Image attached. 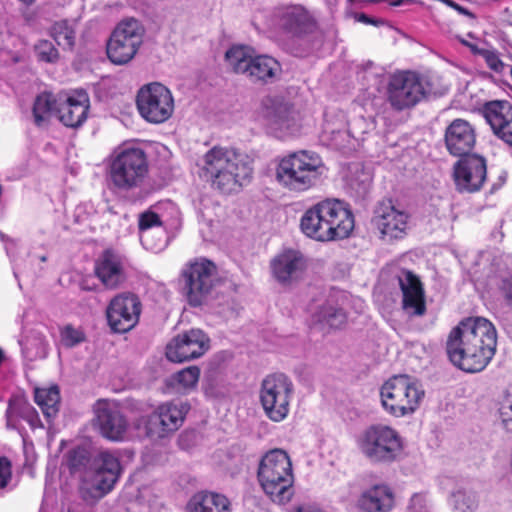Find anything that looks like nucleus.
Wrapping results in <instances>:
<instances>
[{"instance_id": "nucleus-5", "label": "nucleus", "mask_w": 512, "mask_h": 512, "mask_svg": "<svg viewBox=\"0 0 512 512\" xmlns=\"http://www.w3.org/2000/svg\"><path fill=\"white\" fill-rule=\"evenodd\" d=\"M257 478L263 492L273 503L285 505L291 501L295 493L294 476L290 457L284 450L273 449L262 457Z\"/></svg>"}, {"instance_id": "nucleus-4", "label": "nucleus", "mask_w": 512, "mask_h": 512, "mask_svg": "<svg viewBox=\"0 0 512 512\" xmlns=\"http://www.w3.org/2000/svg\"><path fill=\"white\" fill-rule=\"evenodd\" d=\"M272 25L284 37L283 48L288 53L295 57L309 54L311 45L308 37L316 30L317 23L303 5L291 4L275 8Z\"/></svg>"}, {"instance_id": "nucleus-54", "label": "nucleus", "mask_w": 512, "mask_h": 512, "mask_svg": "<svg viewBox=\"0 0 512 512\" xmlns=\"http://www.w3.org/2000/svg\"><path fill=\"white\" fill-rule=\"evenodd\" d=\"M380 212V208L375 211V216L372 218L371 223L378 229L381 237H384V214Z\"/></svg>"}, {"instance_id": "nucleus-29", "label": "nucleus", "mask_w": 512, "mask_h": 512, "mask_svg": "<svg viewBox=\"0 0 512 512\" xmlns=\"http://www.w3.org/2000/svg\"><path fill=\"white\" fill-rule=\"evenodd\" d=\"M306 268V261L299 251L287 250L271 262L274 277L286 283L301 276Z\"/></svg>"}, {"instance_id": "nucleus-40", "label": "nucleus", "mask_w": 512, "mask_h": 512, "mask_svg": "<svg viewBox=\"0 0 512 512\" xmlns=\"http://www.w3.org/2000/svg\"><path fill=\"white\" fill-rule=\"evenodd\" d=\"M384 485L376 484L362 493L358 500V507L364 512H381Z\"/></svg>"}, {"instance_id": "nucleus-33", "label": "nucleus", "mask_w": 512, "mask_h": 512, "mask_svg": "<svg viewBox=\"0 0 512 512\" xmlns=\"http://www.w3.org/2000/svg\"><path fill=\"white\" fill-rule=\"evenodd\" d=\"M487 285L498 302L512 312V268L498 265L488 276Z\"/></svg>"}, {"instance_id": "nucleus-56", "label": "nucleus", "mask_w": 512, "mask_h": 512, "mask_svg": "<svg viewBox=\"0 0 512 512\" xmlns=\"http://www.w3.org/2000/svg\"><path fill=\"white\" fill-rule=\"evenodd\" d=\"M386 512L390 511L394 506V496L389 487L386 486Z\"/></svg>"}, {"instance_id": "nucleus-42", "label": "nucleus", "mask_w": 512, "mask_h": 512, "mask_svg": "<svg viewBox=\"0 0 512 512\" xmlns=\"http://www.w3.org/2000/svg\"><path fill=\"white\" fill-rule=\"evenodd\" d=\"M24 357L30 361L45 358L47 343L42 337H28L20 342Z\"/></svg>"}, {"instance_id": "nucleus-37", "label": "nucleus", "mask_w": 512, "mask_h": 512, "mask_svg": "<svg viewBox=\"0 0 512 512\" xmlns=\"http://www.w3.org/2000/svg\"><path fill=\"white\" fill-rule=\"evenodd\" d=\"M58 102L51 92H42L35 98L33 104V117L37 126H41L48 121L53 114L58 115Z\"/></svg>"}, {"instance_id": "nucleus-32", "label": "nucleus", "mask_w": 512, "mask_h": 512, "mask_svg": "<svg viewBox=\"0 0 512 512\" xmlns=\"http://www.w3.org/2000/svg\"><path fill=\"white\" fill-rule=\"evenodd\" d=\"M373 174L362 164H352L346 177L347 194L357 203L366 201L371 194Z\"/></svg>"}, {"instance_id": "nucleus-26", "label": "nucleus", "mask_w": 512, "mask_h": 512, "mask_svg": "<svg viewBox=\"0 0 512 512\" xmlns=\"http://www.w3.org/2000/svg\"><path fill=\"white\" fill-rule=\"evenodd\" d=\"M139 236L143 247L159 252L167 246L165 227L160 216L153 211H145L139 215Z\"/></svg>"}, {"instance_id": "nucleus-17", "label": "nucleus", "mask_w": 512, "mask_h": 512, "mask_svg": "<svg viewBox=\"0 0 512 512\" xmlns=\"http://www.w3.org/2000/svg\"><path fill=\"white\" fill-rule=\"evenodd\" d=\"M142 303L139 297L131 292H123L113 297L107 308L106 317L111 330L126 333L139 322Z\"/></svg>"}, {"instance_id": "nucleus-24", "label": "nucleus", "mask_w": 512, "mask_h": 512, "mask_svg": "<svg viewBox=\"0 0 512 512\" xmlns=\"http://www.w3.org/2000/svg\"><path fill=\"white\" fill-rule=\"evenodd\" d=\"M444 141L447 151L456 157L472 154L476 143L474 127L466 120L454 119L446 128Z\"/></svg>"}, {"instance_id": "nucleus-48", "label": "nucleus", "mask_w": 512, "mask_h": 512, "mask_svg": "<svg viewBox=\"0 0 512 512\" xmlns=\"http://www.w3.org/2000/svg\"><path fill=\"white\" fill-rule=\"evenodd\" d=\"M407 512H430L426 493H414L411 496Z\"/></svg>"}, {"instance_id": "nucleus-51", "label": "nucleus", "mask_w": 512, "mask_h": 512, "mask_svg": "<svg viewBox=\"0 0 512 512\" xmlns=\"http://www.w3.org/2000/svg\"><path fill=\"white\" fill-rule=\"evenodd\" d=\"M500 418L503 424V427L512 432V403L509 405H503L500 408Z\"/></svg>"}, {"instance_id": "nucleus-43", "label": "nucleus", "mask_w": 512, "mask_h": 512, "mask_svg": "<svg viewBox=\"0 0 512 512\" xmlns=\"http://www.w3.org/2000/svg\"><path fill=\"white\" fill-rule=\"evenodd\" d=\"M404 455V446L401 437L397 432L386 426V461L402 458Z\"/></svg>"}, {"instance_id": "nucleus-36", "label": "nucleus", "mask_w": 512, "mask_h": 512, "mask_svg": "<svg viewBox=\"0 0 512 512\" xmlns=\"http://www.w3.org/2000/svg\"><path fill=\"white\" fill-rule=\"evenodd\" d=\"M409 219V213L391 205L390 210L386 211V237H389L390 240L405 238Z\"/></svg>"}, {"instance_id": "nucleus-50", "label": "nucleus", "mask_w": 512, "mask_h": 512, "mask_svg": "<svg viewBox=\"0 0 512 512\" xmlns=\"http://www.w3.org/2000/svg\"><path fill=\"white\" fill-rule=\"evenodd\" d=\"M324 133L331 136V140L335 142V145H340L339 140H345L349 135L345 129H334L331 127L329 122H326L324 126Z\"/></svg>"}, {"instance_id": "nucleus-34", "label": "nucleus", "mask_w": 512, "mask_h": 512, "mask_svg": "<svg viewBox=\"0 0 512 512\" xmlns=\"http://www.w3.org/2000/svg\"><path fill=\"white\" fill-rule=\"evenodd\" d=\"M361 451L372 462H379L384 458V427L373 425L369 427L359 440Z\"/></svg>"}, {"instance_id": "nucleus-30", "label": "nucleus", "mask_w": 512, "mask_h": 512, "mask_svg": "<svg viewBox=\"0 0 512 512\" xmlns=\"http://www.w3.org/2000/svg\"><path fill=\"white\" fill-rule=\"evenodd\" d=\"M263 116L275 131H291L295 125L292 107L278 98L263 101Z\"/></svg>"}, {"instance_id": "nucleus-18", "label": "nucleus", "mask_w": 512, "mask_h": 512, "mask_svg": "<svg viewBox=\"0 0 512 512\" xmlns=\"http://www.w3.org/2000/svg\"><path fill=\"white\" fill-rule=\"evenodd\" d=\"M486 180L487 161L482 155H466L453 165V181L456 190L461 194L480 191Z\"/></svg>"}, {"instance_id": "nucleus-11", "label": "nucleus", "mask_w": 512, "mask_h": 512, "mask_svg": "<svg viewBox=\"0 0 512 512\" xmlns=\"http://www.w3.org/2000/svg\"><path fill=\"white\" fill-rule=\"evenodd\" d=\"M225 58L235 73L244 74L253 82H273L282 70L275 58L269 55L252 56L246 46H232Z\"/></svg>"}, {"instance_id": "nucleus-22", "label": "nucleus", "mask_w": 512, "mask_h": 512, "mask_svg": "<svg viewBox=\"0 0 512 512\" xmlns=\"http://www.w3.org/2000/svg\"><path fill=\"white\" fill-rule=\"evenodd\" d=\"M481 113L494 136L512 147V102L491 100L483 104Z\"/></svg>"}, {"instance_id": "nucleus-46", "label": "nucleus", "mask_w": 512, "mask_h": 512, "mask_svg": "<svg viewBox=\"0 0 512 512\" xmlns=\"http://www.w3.org/2000/svg\"><path fill=\"white\" fill-rule=\"evenodd\" d=\"M61 341L66 347H74L85 340L84 332L72 325L64 326L60 331Z\"/></svg>"}, {"instance_id": "nucleus-59", "label": "nucleus", "mask_w": 512, "mask_h": 512, "mask_svg": "<svg viewBox=\"0 0 512 512\" xmlns=\"http://www.w3.org/2000/svg\"><path fill=\"white\" fill-rule=\"evenodd\" d=\"M384 396H385V393H384V384H383L379 387V397H380V402L383 407H384Z\"/></svg>"}, {"instance_id": "nucleus-62", "label": "nucleus", "mask_w": 512, "mask_h": 512, "mask_svg": "<svg viewBox=\"0 0 512 512\" xmlns=\"http://www.w3.org/2000/svg\"><path fill=\"white\" fill-rule=\"evenodd\" d=\"M379 296H380V295L378 294V287H376V288H375V291H374V297H375L376 299H378V297H379Z\"/></svg>"}, {"instance_id": "nucleus-44", "label": "nucleus", "mask_w": 512, "mask_h": 512, "mask_svg": "<svg viewBox=\"0 0 512 512\" xmlns=\"http://www.w3.org/2000/svg\"><path fill=\"white\" fill-rule=\"evenodd\" d=\"M35 55L40 62L56 63L59 60V51L50 40H39L34 46Z\"/></svg>"}, {"instance_id": "nucleus-39", "label": "nucleus", "mask_w": 512, "mask_h": 512, "mask_svg": "<svg viewBox=\"0 0 512 512\" xmlns=\"http://www.w3.org/2000/svg\"><path fill=\"white\" fill-rule=\"evenodd\" d=\"M475 56L481 57L487 67L499 75L505 74L509 67V65L501 59L499 51L486 40H484Z\"/></svg>"}, {"instance_id": "nucleus-7", "label": "nucleus", "mask_w": 512, "mask_h": 512, "mask_svg": "<svg viewBox=\"0 0 512 512\" xmlns=\"http://www.w3.org/2000/svg\"><path fill=\"white\" fill-rule=\"evenodd\" d=\"M149 171L148 160L143 149L122 147L114 151L109 164V180L121 192L139 189L138 198H144L149 191L144 188Z\"/></svg>"}, {"instance_id": "nucleus-1", "label": "nucleus", "mask_w": 512, "mask_h": 512, "mask_svg": "<svg viewBox=\"0 0 512 512\" xmlns=\"http://www.w3.org/2000/svg\"><path fill=\"white\" fill-rule=\"evenodd\" d=\"M496 347V328L483 317L462 320L451 330L446 342L449 360L466 373L483 371L493 359Z\"/></svg>"}, {"instance_id": "nucleus-31", "label": "nucleus", "mask_w": 512, "mask_h": 512, "mask_svg": "<svg viewBox=\"0 0 512 512\" xmlns=\"http://www.w3.org/2000/svg\"><path fill=\"white\" fill-rule=\"evenodd\" d=\"M185 512H232L230 499L218 492L202 490L193 494L184 508Z\"/></svg>"}, {"instance_id": "nucleus-63", "label": "nucleus", "mask_w": 512, "mask_h": 512, "mask_svg": "<svg viewBox=\"0 0 512 512\" xmlns=\"http://www.w3.org/2000/svg\"><path fill=\"white\" fill-rule=\"evenodd\" d=\"M39 259L42 261V262H45L47 260V257L46 256H41L39 257Z\"/></svg>"}, {"instance_id": "nucleus-35", "label": "nucleus", "mask_w": 512, "mask_h": 512, "mask_svg": "<svg viewBox=\"0 0 512 512\" xmlns=\"http://www.w3.org/2000/svg\"><path fill=\"white\" fill-rule=\"evenodd\" d=\"M60 399V390L57 385L36 388L34 391V400L49 425L53 423L59 413Z\"/></svg>"}, {"instance_id": "nucleus-60", "label": "nucleus", "mask_w": 512, "mask_h": 512, "mask_svg": "<svg viewBox=\"0 0 512 512\" xmlns=\"http://www.w3.org/2000/svg\"><path fill=\"white\" fill-rule=\"evenodd\" d=\"M13 273H14V276L17 278L18 274H19L18 268L14 267L13 268Z\"/></svg>"}, {"instance_id": "nucleus-15", "label": "nucleus", "mask_w": 512, "mask_h": 512, "mask_svg": "<svg viewBox=\"0 0 512 512\" xmlns=\"http://www.w3.org/2000/svg\"><path fill=\"white\" fill-rule=\"evenodd\" d=\"M189 410L190 405L183 401H167L160 404L147 417V436L164 438L174 433L182 426Z\"/></svg>"}, {"instance_id": "nucleus-2", "label": "nucleus", "mask_w": 512, "mask_h": 512, "mask_svg": "<svg viewBox=\"0 0 512 512\" xmlns=\"http://www.w3.org/2000/svg\"><path fill=\"white\" fill-rule=\"evenodd\" d=\"M198 166L199 176L222 193L237 190L253 174L252 161L246 154L220 146L208 150Z\"/></svg>"}, {"instance_id": "nucleus-3", "label": "nucleus", "mask_w": 512, "mask_h": 512, "mask_svg": "<svg viewBox=\"0 0 512 512\" xmlns=\"http://www.w3.org/2000/svg\"><path fill=\"white\" fill-rule=\"evenodd\" d=\"M300 228L307 237L316 241L340 240L353 231L354 216L345 202L326 199L305 211Z\"/></svg>"}, {"instance_id": "nucleus-55", "label": "nucleus", "mask_w": 512, "mask_h": 512, "mask_svg": "<svg viewBox=\"0 0 512 512\" xmlns=\"http://www.w3.org/2000/svg\"><path fill=\"white\" fill-rule=\"evenodd\" d=\"M0 239L5 242V249L7 255L12 258L14 256V249L16 247V243L9 239L3 232H0Z\"/></svg>"}, {"instance_id": "nucleus-16", "label": "nucleus", "mask_w": 512, "mask_h": 512, "mask_svg": "<svg viewBox=\"0 0 512 512\" xmlns=\"http://www.w3.org/2000/svg\"><path fill=\"white\" fill-rule=\"evenodd\" d=\"M423 396L424 391L419 389L407 375H395L386 380V398L397 400L390 405L386 403V410L395 417L412 414L418 408Z\"/></svg>"}, {"instance_id": "nucleus-45", "label": "nucleus", "mask_w": 512, "mask_h": 512, "mask_svg": "<svg viewBox=\"0 0 512 512\" xmlns=\"http://www.w3.org/2000/svg\"><path fill=\"white\" fill-rule=\"evenodd\" d=\"M200 376V370L197 366H191L177 372L173 379L183 388H193L196 386Z\"/></svg>"}, {"instance_id": "nucleus-25", "label": "nucleus", "mask_w": 512, "mask_h": 512, "mask_svg": "<svg viewBox=\"0 0 512 512\" xmlns=\"http://www.w3.org/2000/svg\"><path fill=\"white\" fill-rule=\"evenodd\" d=\"M402 291L403 310L410 317L422 316L426 312L425 293L419 277L410 270L403 269L398 276Z\"/></svg>"}, {"instance_id": "nucleus-19", "label": "nucleus", "mask_w": 512, "mask_h": 512, "mask_svg": "<svg viewBox=\"0 0 512 512\" xmlns=\"http://www.w3.org/2000/svg\"><path fill=\"white\" fill-rule=\"evenodd\" d=\"M353 303L358 311H362L364 302L345 291L332 292L326 302L314 314L315 321L332 329H338L347 322V306Z\"/></svg>"}, {"instance_id": "nucleus-28", "label": "nucleus", "mask_w": 512, "mask_h": 512, "mask_svg": "<svg viewBox=\"0 0 512 512\" xmlns=\"http://www.w3.org/2000/svg\"><path fill=\"white\" fill-rule=\"evenodd\" d=\"M5 417L10 429H18L19 420L27 422L32 430L44 427L37 410L22 396L15 395L9 399Z\"/></svg>"}, {"instance_id": "nucleus-41", "label": "nucleus", "mask_w": 512, "mask_h": 512, "mask_svg": "<svg viewBox=\"0 0 512 512\" xmlns=\"http://www.w3.org/2000/svg\"><path fill=\"white\" fill-rule=\"evenodd\" d=\"M450 505L453 512H475L478 507V500L475 493L458 490L452 493Z\"/></svg>"}, {"instance_id": "nucleus-21", "label": "nucleus", "mask_w": 512, "mask_h": 512, "mask_svg": "<svg viewBox=\"0 0 512 512\" xmlns=\"http://www.w3.org/2000/svg\"><path fill=\"white\" fill-rule=\"evenodd\" d=\"M95 426L104 438L120 442L126 437L129 422L117 404L99 401L95 409Z\"/></svg>"}, {"instance_id": "nucleus-27", "label": "nucleus", "mask_w": 512, "mask_h": 512, "mask_svg": "<svg viewBox=\"0 0 512 512\" xmlns=\"http://www.w3.org/2000/svg\"><path fill=\"white\" fill-rule=\"evenodd\" d=\"M88 112V94L85 91H79L59 105L57 116L66 127L78 128L87 120Z\"/></svg>"}, {"instance_id": "nucleus-57", "label": "nucleus", "mask_w": 512, "mask_h": 512, "mask_svg": "<svg viewBox=\"0 0 512 512\" xmlns=\"http://www.w3.org/2000/svg\"><path fill=\"white\" fill-rule=\"evenodd\" d=\"M290 512H324L323 510L311 506H298L293 508Z\"/></svg>"}, {"instance_id": "nucleus-8", "label": "nucleus", "mask_w": 512, "mask_h": 512, "mask_svg": "<svg viewBox=\"0 0 512 512\" xmlns=\"http://www.w3.org/2000/svg\"><path fill=\"white\" fill-rule=\"evenodd\" d=\"M322 160L316 153L298 151L281 158L276 167L275 178L291 192H305L319 182Z\"/></svg>"}, {"instance_id": "nucleus-10", "label": "nucleus", "mask_w": 512, "mask_h": 512, "mask_svg": "<svg viewBox=\"0 0 512 512\" xmlns=\"http://www.w3.org/2000/svg\"><path fill=\"white\" fill-rule=\"evenodd\" d=\"M386 92L391 106L402 111L428 98L431 86L429 81L418 72L398 70L391 74Z\"/></svg>"}, {"instance_id": "nucleus-6", "label": "nucleus", "mask_w": 512, "mask_h": 512, "mask_svg": "<svg viewBox=\"0 0 512 512\" xmlns=\"http://www.w3.org/2000/svg\"><path fill=\"white\" fill-rule=\"evenodd\" d=\"M68 466L72 473H89L87 477L98 497L109 493L121 474L119 459L110 452H101L93 461L90 451L78 446L68 453Z\"/></svg>"}, {"instance_id": "nucleus-20", "label": "nucleus", "mask_w": 512, "mask_h": 512, "mask_svg": "<svg viewBox=\"0 0 512 512\" xmlns=\"http://www.w3.org/2000/svg\"><path fill=\"white\" fill-rule=\"evenodd\" d=\"M209 348L204 332L191 329L174 337L166 346V357L171 362H185L202 356Z\"/></svg>"}, {"instance_id": "nucleus-58", "label": "nucleus", "mask_w": 512, "mask_h": 512, "mask_svg": "<svg viewBox=\"0 0 512 512\" xmlns=\"http://www.w3.org/2000/svg\"><path fill=\"white\" fill-rule=\"evenodd\" d=\"M409 0H386V5L397 7L407 3Z\"/></svg>"}, {"instance_id": "nucleus-64", "label": "nucleus", "mask_w": 512, "mask_h": 512, "mask_svg": "<svg viewBox=\"0 0 512 512\" xmlns=\"http://www.w3.org/2000/svg\"><path fill=\"white\" fill-rule=\"evenodd\" d=\"M507 58L512 61V54H508Z\"/></svg>"}, {"instance_id": "nucleus-23", "label": "nucleus", "mask_w": 512, "mask_h": 512, "mask_svg": "<svg viewBox=\"0 0 512 512\" xmlns=\"http://www.w3.org/2000/svg\"><path fill=\"white\" fill-rule=\"evenodd\" d=\"M96 277L108 289H116L125 283V257L112 248H107L95 260Z\"/></svg>"}, {"instance_id": "nucleus-47", "label": "nucleus", "mask_w": 512, "mask_h": 512, "mask_svg": "<svg viewBox=\"0 0 512 512\" xmlns=\"http://www.w3.org/2000/svg\"><path fill=\"white\" fill-rule=\"evenodd\" d=\"M12 480V464L6 456L0 457V497L8 491V486Z\"/></svg>"}, {"instance_id": "nucleus-12", "label": "nucleus", "mask_w": 512, "mask_h": 512, "mask_svg": "<svg viewBox=\"0 0 512 512\" xmlns=\"http://www.w3.org/2000/svg\"><path fill=\"white\" fill-rule=\"evenodd\" d=\"M293 383L282 373L266 376L261 383L260 403L265 415L273 422L283 421L289 414Z\"/></svg>"}, {"instance_id": "nucleus-13", "label": "nucleus", "mask_w": 512, "mask_h": 512, "mask_svg": "<svg viewBox=\"0 0 512 512\" xmlns=\"http://www.w3.org/2000/svg\"><path fill=\"white\" fill-rule=\"evenodd\" d=\"M144 28L136 19L121 21L113 30L106 46L109 60L116 65L130 62L143 43Z\"/></svg>"}, {"instance_id": "nucleus-9", "label": "nucleus", "mask_w": 512, "mask_h": 512, "mask_svg": "<svg viewBox=\"0 0 512 512\" xmlns=\"http://www.w3.org/2000/svg\"><path fill=\"white\" fill-rule=\"evenodd\" d=\"M216 264L205 257H197L186 262L178 277V290L187 304L200 307L211 296L217 281Z\"/></svg>"}, {"instance_id": "nucleus-61", "label": "nucleus", "mask_w": 512, "mask_h": 512, "mask_svg": "<svg viewBox=\"0 0 512 512\" xmlns=\"http://www.w3.org/2000/svg\"><path fill=\"white\" fill-rule=\"evenodd\" d=\"M3 33L0 32V50L3 48V41H2Z\"/></svg>"}, {"instance_id": "nucleus-38", "label": "nucleus", "mask_w": 512, "mask_h": 512, "mask_svg": "<svg viewBox=\"0 0 512 512\" xmlns=\"http://www.w3.org/2000/svg\"><path fill=\"white\" fill-rule=\"evenodd\" d=\"M50 36L63 49L72 50L75 45L76 32L68 20L56 21L49 29Z\"/></svg>"}, {"instance_id": "nucleus-53", "label": "nucleus", "mask_w": 512, "mask_h": 512, "mask_svg": "<svg viewBox=\"0 0 512 512\" xmlns=\"http://www.w3.org/2000/svg\"><path fill=\"white\" fill-rule=\"evenodd\" d=\"M354 17H355L356 21L361 22L366 25L371 24V25L378 26V25H381L384 23L383 20L371 18L370 16H368L365 13H356Z\"/></svg>"}, {"instance_id": "nucleus-52", "label": "nucleus", "mask_w": 512, "mask_h": 512, "mask_svg": "<svg viewBox=\"0 0 512 512\" xmlns=\"http://www.w3.org/2000/svg\"><path fill=\"white\" fill-rule=\"evenodd\" d=\"M506 181H507V172L504 171V170H501L500 173L497 176L496 181H494L491 184V187H490L488 193L489 194L496 193L498 190H500L504 186Z\"/></svg>"}, {"instance_id": "nucleus-14", "label": "nucleus", "mask_w": 512, "mask_h": 512, "mask_svg": "<svg viewBox=\"0 0 512 512\" xmlns=\"http://www.w3.org/2000/svg\"><path fill=\"white\" fill-rule=\"evenodd\" d=\"M136 105L140 116L153 124L167 121L174 111L170 90L158 82L147 84L138 91Z\"/></svg>"}, {"instance_id": "nucleus-49", "label": "nucleus", "mask_w": 512, "mask_h": 512, "mask_svg": "<svg viewBox=\"0 0 512 512\" xmlns=\"http://www.w3.org/2000/svg\"><path fill=\"white\" fill-rule=\"evenodd\" d=\"M467 36L471 39H474V41H468L466 38L462 37V36H456V39L458 40V42L460 44H462L464 47L468 48L470 53L475 56V54L477 53L478 49L480 48V46L482 45V43L484 42V40L482 39H479V38H476L474 36L473 33L469 32L467 34Z\"/></svg>"}]
</instances>
